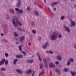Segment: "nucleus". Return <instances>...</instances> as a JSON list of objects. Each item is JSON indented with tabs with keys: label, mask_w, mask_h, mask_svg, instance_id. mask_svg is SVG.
I'll return each mask as SVG.
<instances>
[{
	"label": "nucleus",
	"mask_w": 76,
	"mask_h": 76,
	"mask_svg": "<svg viewBox=\"0 0 76 76\" xmlns=\"http://www.w3.org/2000/svg\"><path fill=\"white\" fill-rule=\"evenodd\" d=\"M46 52L47 53H48V51H47Z\"/></svg>",
	"instance_id": "64"
},
{
	"label": "nucleus",
	"mask_w": 76,
	"mask_h": 76,
	"mask_svg": "<svg viewBox=\"0 0 76 76\" xmlns=\"http://www.w3.org/2000/svg\"><path fill=\"white\" fill-rule=\"evenodd\" d=\"M12 21V23L15 27H18L19 25V21L18 19L16 18H14Z\"/></svg>",
	"instance_id": "2"
},
{
	"label": "nucleus",
	"mask_w": 76,
	"mask_h": 76,
	"mask_svg": "<svg viewBox=\"0 0 76 76\" xmlns=\"http://www.w3.org/2000/svg\"><path fill=\"white\" fill-rule=\"evenodd\" d=\"M64 18H65V17L64 16H62L61 17V19L62 20H63Z\"/></svg>",
	"instance_id": "32"
},
{
	"label": "nucleus",
	"mask_w": 76,
	"mask_h": 76,
	"mask_svg": "<svg viewBox=\"0 0 76 76\" xmlns=\"http://www.w3.org/2000/svg\"><path fill=\"white\" fill-rule=\"evenodd\" d=\"M14 35L15 37H18V34L16 33V32H15L14 33Z\"/></svg>",
	"instance_id": "18"
},
{
	"label": "nucleus",
	"mask_w": 76,
	"mask_h": 76,
	"mask_svg": "<svg viewBox=\"0 0 76 76\" xmlns=\"http://www.w3.org/2000/svg\"><path fill=\"white\" fill-rule=\"evenodd\" d=\"M15 10L16 12H17V14L19 15V9L18 8H15Z\"/></svg>",
	"instance_id": "22"
},
{
	"label": "nucleus",
	"mask_w": 76,
	"mask_h": 76,
	"mask_svg": "<svg viewBox=\"0 0 76 76\" xmlns=\"http://www.w3.org/2000/svg\"><path fill=\"white\" fill-rule=\"evenodd\" d=\"M71 22V24L72 25H71V27H72V26H75V25H76V23L75 22L72 21V20H70Z\"/></svg>",
	"instance_id": "12"
},
{
	"label": "nucleus",
	"mask_w": 76,
	"mask_h": 76,
	"mask_svg": "<svg viewBox=\"0 0 76 76\" xmlns=\"http://www.w3.org/2000/svg\"><path fill=\"white\" fill-rule=\"evenodd\" d=\"M55 71L57 72L59 75L60 74V70L59 69L57 68L55 69Z\"/></svg>",
	"instance_id": "13"
},
{
	"label": "nucleus",
	"mask_w": 76,
	"mask_h": 76,
	"mask_svg": "<svg viewBox=\"0 0 76 76\" xmlns=\"http://www.w3.org/2000/svg\"><path fill=\"white\" fill-rule=\"evenodd\" d=\"M51 13L52 15H53V16H54V14L51 12Z\"/></svg>",
	"instance_id": "59"
},
{
	"label": "nucleus",
	"mask_w": 76,
	"mask_h": 76,
	"mask_svg": "<svg viewBox=\"0 0 76 76\" xmlns=\"http://www.w3.org/2000/svg\"><path fill=\"white\" fill-rule=\"evenodd\" d=\"M48 53L50 54H52L54 53L53 51H52L51 50H49Z\"/></svg>",
	"instance_id": "36"
},
{
	"label": "nucleus",
	"mask_w": 76,
	"mask_h": 76,
	"mask_svg": "<svg viewBox=\"0 0 76 76\" xmlns=\"http://www.w3.org/2000/svg\"><path fill=\"white\" fill-rule=\"evenodd\" d=\"M16 7H19V0H18V4H17Z\"/></svg>",
	"instance_id": "30"
},
{
	"label": "nucleus",
	"mask_w": 76,
	"mask_h": 76,
	"mask_svg": "<svg viewBox=\"0 0 76 76\" xmlns=\"http://www.w3.org/2000/svg\"><path fill=\"white\" fill-rule=\"evenodd\" d=\"M5 61H6V60L5 59H2V60L0 61V66L3 65V64L4 63V62H5Z\"/></svg>",
	"instance_id": "9"
},
{
	"label": "nucleus",
	"mask_w": 76,
	"mask_h": 76,
	"mask_svg": "<svg viewBox=\"0 0 76 76\" xmlns=\"http://www.w3.org/2000/svg\"><path fill=\"white\" fill-rule=\"evenodd\" d=\"M23 58V55H19V58Z\"/></svg>",
	"instance_id": "42"
},
{
	"label": "nucleus",
	"mask_w": 76,
	"mask_h": 76,
	"mask_svg": "<svg viewBox=\"0 0 76 76\" xmlns=\"http://www.w3.org/2000/svg\"><path fill=\"white\" fill-rule=\"evenodd\" d=\"M44 1L45 3H46V0H44Z\"/></svg>",
	"instance_id": "63"
},
{
	"label": "nucleus",
	"mask_w": 76,
	"mask_h": 76,
	"mask_svg": "<svg viewBox=\"0 0 76 76\" xmlns=\"http://www.w3.org/2000/svg\"><path fill=\"white\" fill-rule=\"evenodd\" d=\"M57 4H58V2H55L54 3H53L52 4V7H53V6H54V5Z\"/></svg>",
	"instance_id": "17"
},
{
	"label": "nucleus",
	"mask_w": 76,
	"mask_h": 76,
	"mask_svg": "<svg viewBox=\"0 0 76 76\" xmlns=\"http://www.w3.org/2000/svg\"><path fill=\"white\" fill-rule=\"evenodd\" d=\"M74 48L75 49H76V44H74Z\"/></svg>",
	"instance_id": "47"
},
{
	"label": "nucleus",
	"mask_w": 76,
	"mask_h": 76,
	"mask_svg": "<svg viewBox=\"0 0 76 76\" xmlns=\"http://www.w3.org/2000/svg\"><path fill=\"white\" fill-rule=\"evenodd\" d=\"M43 63L45 64V66L46 68L47 69L48 68V62H47V59L46 58H44L43 59Z\"/></svg>",
	"instance_id": "6"
},
{
	"label": "nucleus",
	"mask_w": 76,
	"mask_h": 76,
	"mask_svg": "<svg viewBox=\"0 0 76 76\" xmlns=\"http://www.w3.org/2000/svg\"><path fill=\"white\" fill-rule=\"evenodd\" d=\"M16 44H19V43L18 42H16Z\"/></svg>",
	"instance_id": "60"
},
{
	"label": "nucleus",
	"mask_w": 76,
	"mask_h": 76,
	"mask_svg": "<svg viewBox=\"0 0 76 76\" xmlns=\"http://www.w3.org/2000/svg\"><path fill=\"white\" fill-rule=\"evenodd\" d=\"M31 26L34 27L35 25V22H32L31 23Z\"/></svg>",
	"instance_id": "27"
},
{
	"label": "nucleus",
	"mask_w": 76,
	"mask_h": 76,
	"mask_svg": "<svg viewBox=\"0 0 76 76\" xmlns=\"http://www.w3.org/2000/svg\"><path fill=\"white\" fill-rule=\"evenodd\" d=\"M70 73L71 75H72V76H75V75H76V72H74L73 71H71Z\"/></svg>",
	"instance_id": "14"
},
{
	"label": "nucleus",
	"mask_w": 76,
	"mask_h": 76,
	"mask_svg": "<svg viewBox=\"0 0 76 76\" xmlns=\"http://www.w3.org/2000/svg\"><path fill=\"white\" fill-rule=\"evenodd\" d=\"M41 38H42L41 37H39L38 38V39L39 41H40V40L41 39Z\"/></svg>",
	"instance_id": "46"
},
{
	"label": "nucleus",
	"mask_w": 76,
	"mask_h": 76,
	"mask_svg": "<svg viewBox=\"0 0 76 76\" xmlns=\"http://www.w3.org/2000/svg\"><path fill=\"white\" fill-rule=\"evenodd\" d=\"M48 61H50V58H48Z\"/></svg>",
	"instance_id": "56"
},
{
	"label": "nucleus",
	"mask_w": 76,
	"mask_h": 76,
	"mask_svg": "<svg viewBox=\"0 0 76 76\" xmlns=\"http://www.w3.org/2000/svg\"><path fill=\"white\" fill-rule=\"evenodd\" d=\"M1 71H3L4 72H5V71H6V68H4V67H2L1 69Z\"/></svg>",
	"instance_id": "24"
},
{
	"label": "nucleus",
	"mask_w": 76,
	"mask_h": 76,
	"mask_svg": "<svg viewBox=\"0 0 76 76\" xmlns=\"http://www.w3.org/2000/svg\"><path fill=\"white\" fill-rule=\"evenodd\" d=\"M34 59H32L31 60L27 59L26 60V63H30V64L34 63Z\"/></svg>",
	"instance_id": "8"
},
{
	"label": "nucleus",
	"mask_w": 76,
	"mask_h": 76,
	"mask_svg": "<svg viewBox=\"0 0 76 76\" xmlns=\"http://www.w3.org/2000/svg\"><path fill=\"white\" fill-rule=\"evenodd\" d=\"M16 71L17 73H19V70L18 69H16Z\"/></svg>",
	"instance_id": "44"
},
{
	"label": "nucleus",
	"mask_w": 76,
	"mask_h": 76,
	"mask_svg": "<svg viewBox=\"0 0 76 76\" xmlns=\"http://www.w3.org/2000/svg\"><path fill=\"white\" fill-rule=\"evenodd\" d=\"M31 44V43H28V45H30Z\"/></svg>",
	"instance_id": "62"
},
{
	"label": "nucleus",
	"mask_w": 76,
	"mask_h": 76,
	"mask_svg": "<svg viewBox=\"0 0 76 76\" xmlns=\"http://www.w3.org/2000/svg\"><path fill=\"white\" fill-rule=\"evenodd\" d=\"M37 54L38 55V58H39V61H42V59H41V57L39 55V54H38V53H37Z\"/></svg>",
	"instance_id": "21"
},
{
	"label": "nucleus",
	"mask_w": 76,
	"mask_h": 76,
	"mask_svg": "<svg viewBox=\"0 0 76 76\" xmlns=\"http://www.w3.org/2000/svg\"><path fill=\"white\" fill-rule=\"evenodd\" d=\"M18 60V59L17 58H15L13 61V63L14 65H15L16 64V62Z\"/></svg>",
	"instance_id": "19"
},
{
	"label": "nucleus",
	"mask_w": 76,
	"mask_h": 76,
	"mask_svg": "<svg viewBox=\"0 0 76 76\" xmlns=\"http://www.w3.org/2000/svg\"><path fill=\"white\" fill-rule=\"evenodd\" d=\"M22 23H20V22H19V25H20V26H22Z\"/></svg>",
	"instance_id": "55"
},
{
	"label": "nucleus",
	"mask_w": 76,
	"mask_h": 76,
	"mask_svg": "<svg viewBox=\"0 0 76 76\" xmlns=\"http://www.w3.org/2000/svg\"><path fill=\"white\" fill-rule=\"evenodd\" d=\"M8 32V31L6 30H4V34H7Z\"/></svg>",
	"instance_id": "38"
},
{
	"label": "nucleus",
	"mask_w": 76,
	"mask_h": 76,
	"mask_svg": "<svg viewBox=\"0 0 76 76\" xmlns=\"http://www.w3.org/2000/svg\"><path fill=\"white\" fill-rule=\"evenodd\" d=\"M44 66V65L42 64H41L40 65V69H42V67H43V66Z\"/></svg>",
	"instance_id": "28"
},
{
	"label": "nucleus",
	"mask_w": 76,
	"mask_h": 76,
	"mask_svg": "<svg viewBox=\"0 0 76 76\" xmlns=\"http://www.w3.org/2000/svg\"><path fill=\"white\" fill-rule=\"evenodd\" d=\"M42 73H44V69H42Z\"/></svg>",
	"instance_id": "58"
},
{
	"label": "nucleus",
	"mask_w": 76,
	"mask_h": 76,
	"mask_svg": "<svg viewBox=\"0 0 76 76\" xmlns=\"http://www.w3.org/2000/svg\"><path fill=\"white\" fill-rule=\"evenodd\" d=\"M50 76H52V71L50 72Z\"/></svg>",
	"instance_id": "50"
},
{
	"label": "nucleus",
	"mask_w": 76,
	"mask_h": 76,
	"mask_svg": "<svg viewBox=\"0 0 76 76\" xmlns=\"http://www.w3.org/2000/svg\"><path fill=\"white\" fill-rule=\"evenodd\" d=\"M43 73H44L43 72H41L40 73V74H39V76H40L41 75H42V74H43Z\"/></svg>",
	"instance_id": "49"
},
{
	"label": "nucleus",
	"mask_w": 76,
	"mask_h": 76,
	"mask_svg": "<svg viewBox=\"0 0 76 76\" xmlns=\"http://www.w3.org/2000/svg\"><path fill=\"white\" fill-rule=\"evenodd\" d=\"M27 10L28 11H29V12H30L31 10V8L29 7H27Z\"/></svg>",
	"instance_id": "29"
},
{
	"label": "nucleus",
	"mask_w": 76,
	"mask_h": 76,
	"mask_svg": "<svg viewBox=\"0 0 76 76\" xmlns=\"http://www.w3.org/2000/svg\"><path fill=\"white\" fill-rule=\"evenodd\" d=\"M58 38H61L62 35L61 34H59L58 31H55L53 33V34L51 36V40L55 41Z\"/></svg>",
	"instance_id": "1"
},
{
	"label": "nucleus",
	"mask_w": 76,
	"mask_h": 76,
	"mask_svg": "<svg viewBox=\"0 0 76 76\" xmlns=\"http://www.w3.org/2000/svg\"><path fill=\"white\" fill-rule=\"evenodd\" d=\"M69 61L71 62H73L74 61V59L73 58H70L69 59Z\"/></svg>",
	"instance_id": "33"
},
{
	"label": "nucleus",
	"mask_w": 76,
	"mask_h": 76,
	"mask_svg": "<svg viewBox=\"0 0 76 76\" xmlns=\"http://www.w3.org/2000/svg\"><path fill=\"white\" fill-rule=\"evenodd\" d=\"M9 12H11V13H12L13 14H15V11L14 10H13L12 9H11L9 10Z\"/></svg>",
	"instance_id": "16"
},
{
	"label": "nucleus",
	"mask_w": 76,
	"mask_h": 76,
	"mask_svg": "<svg viewBox=\"0 0 76 76\" xmlns=\"http://www.w3.org/2000/svg\"><path fill=\"white\" fill-rule=\"evenodd\" d=\"M55 64H56V65H58V64H59V62H58V61H56L55 62Z\"/></svg>",
	"instance_id": "43"
},
{
	"label": "nucleus",
	"mask_w": 76,
	"mask_h": 76,
	"mask_svg": "<svg viewBox=\"0 0 76 76\" xmlns=\"http://www.w3.org/2000/svg\"><path fill=\"white\" fill-rule=\"evenodd\" d=\"M5 42H8V41H7V40H5Z\"/></svg>",
	"instance_id": "57"
},
{
	"label": "nucleus",
	"mask_w": 76,
	"mask_h": 76,
	"mask_svg": "<svg viewBox=\"0 0 76 76\" xmlns=\"http://www.w3.org/2000/svg\"><path fill=\"white\" fill-rule=\"evenodd\" d=\"M5 64L6 65L8 64V61L7 60H5Z\"/></svg>",
	"instance_id": "34"
},
{
	"label": "nucleus",
	"mask_w": 76,
	"mask_h": 76,
	"mask_svg": "<svg viewBox=\"0 0 76 76\" xmlns=\"http://www.w3.org/2000/svg\"><path fill=\"white\" fill-rule=\"evenodd\" d=\"M45 45H46V46L48 47L50 44H49V43L48 42H46Z\"/></svg>",
	"instance_id": "35"
},
{
	"label": "nucleus",
	"mask_w": 76,
	"mask_h": 76,
	"mask_svg": "<svg viewBox=\"0 0 76 76\" xmlns=\"http://www.w3.org/2000/svg\"><path fill=\"white\" fill-rule=\"evenodd\" d=\"M35 15L37 16H39V12H38V11H35Z\"/></svg>",
	"instance_id": "15"
},
{
	"label": "nucleus",
	"mask_w": 76,
	"mask_h": 76,
	"mask_svg": "<svg viewBox=\"0 0 76 76\" xmlns=\"http://www.w3.org/2000/svg\"><path fill=\"white\" fill-rule=\"evenodd\" d=\"M71 64V63L70 62V61H68L67 63V66H70Z\"/></svg>",
	"instance_id": "26"
},
{
	"label": "nucleus",
	"mask_w": 76,
	"mask_h": 76,
	"mask_svg": "<svg viewBox=\"0 0 76 76\" xmlns=\"http://www.w3.org/2000/svg\"><path fill=\"white\" fill-rule=\"evenodd\" d=\"M31 73H32L31 74L32 76H35L34 75H35V71H33L32 72V70H31L29 69L25 72V73L27 75H28V74H31Z\"/></svg>",
	"instance_id": "3"
},
{
	"label": "nucleus",
	"mask_w": 76,
	"mask_h": 76,
	"mask_svg": "<svg viewBox=\"0 0 76 76\" xmlns=\"http://www.w3.org/2000/svg\"><path fill=\"white\" fill-rule=\"evenodd\" d=\"M19 31H20V32H22V31H23L24 32H25V30L23 28H19Z\"/></svg>",
	"instance_id": "20"
},
{
	"label": "nucleus",
	"mask_w": 76,
	"mask_h": 76,
	"mask_svg": "<svg viewBox=\"0 0 76 76\" xmlns=\"http://www.w3.org/2000/svg\"><path fill=\"white\" fill-rule=\"evenodd\" d=\"M25 36L21 37L20 38V42L21 44H23V43H24L23 41H24V40H25Z\"/></svg>",
	"instance_id": "4"
},
{
	"label": "nucleus",
	"mask_w": 76,
	"mask_h": 76,
	"mask_svg": "<svg viewBox=\"0 0 76 76\" xmlns=\"http://www.w3.org/2000/svg\"><path fill=\"white\" fill-rule=\"evenodd\" d=\"M56 58L59 61H61L62 60V57L60 55H58L56 56Z\"/></svg>",
	"instance_id": "11"
},
{
	"label": "nucleus",
	"mask_w": 76,
	"mask_h": 76,
	"mask_svg": "<svg viewBox=\"0 0 76 76\" xmlns=\"http://www.w3.org/2000/svg\"><path fill=\"white\" fill-rule=\"evenodd\" d=\"M47 47L45 44H44L42 46V48L43 49H46L47 48Z\"/></svg>",
	"instance_id": "23"
},
{
	"label": "nucleus",
	"mask_w": 76,
	"mask_h": 76,
	"mask_svg": "<svg viewBox=\"0 0 76 76\" xmlns=\"http://www.w3.org/2000/svg\"><path fill=\"white\" fill-rule=\"evenodd\" d=\"M22 3V1L21 0H20L19 1V7H20V4Z\"/></svg>",
	"instance_id": "41"
},
{
	"label": "nucleus",
	"mask_w": 76,
	"mask_h": 76,
	"mask_svg": "<svg viewBox=\"0 0 76 76\" xmlns=\"http://www.w3.org/2000/svg\"><path fill=\"white\" fill-rule=\"evenodd\" d=\"M16 57L18 58H19V55H16Z\"/></svg>",
	"instance_id": "52"
},
{
	"label": "nucleus",
	"mask_w": 76,
	"mask_h": 76,
	"mask_svg": "<svg viewBox=\"0 0 76 76\" xmlns=\"http://www.w3.org/2000/svg\"><path fill=\"white\" fill-rule=\"evenodd\" d=\"M6 18L7 19H9V16L8 15H6Z\"/></svg>",
	"instance_id": "48"
},
{
	"label": "nucleus",
	"mask_w": 76,
	"mask_h": 76,
	"mask_svg": "<svg viewBox=\"0 0 76 76\" xmlns=\"http://www.w3.org/2000/svg\"><path fill=\"white\" fill-rule=\"evenodd\" d=\"M5 56L6 57H7V56H9V54H8L7 53H5Z\"/></svg>",
	"instance_id": "40"
},
{
	"label": "nucleus",
	"mask_w": 76,
	"mask_h": 76,
	"mask_svg": "<svg viewBox=\"0 0 76 76\" xmlns=\"http://www.w3.org/2000/svg\"><path fill=\"white\" fill-rule=\"evenodd\" d=\"M32 32L34 34H36V31L35 30H32Z\"/></svg>",
	"instance_id": "39"
},
{
	"label": "nucleus",
	"mask_w": 76,
	"mask_h": 76,
	"mask_svg": "<svg viewBox=\"0 0 76 76\" xmlns=\"http://www.w3.org/2000/svg\"><path fill=\"white\" fill-rule=\"evenodd\" d=\"M34 5H35V6H37V2H34Z\"/></svg>",
	"instance_id": "51"
},
{
	"label": "nucleus",
	"mask_w": 76,
	"mask_h": 76,
	"mask_svg": "<svg viewBox=\"0 0 76 76\" xmlns=\"http://www.w3.org/2000/svg\"><path fill=\"white\" fill-rule=\"evenodd\" d=\"M37 6L38 7H39L40 9H42V6H41L39 4H37Z\"/></svg>",
	"instance_id": "31"
},
{
	"label": "nucleus",
	"mask_w": 76,
	"mask_h": 76,
	"mask_svg": "<svg viewBox=\"0 0 76 76\" xmlns=\"http://www.w3.org/2000/svg\"><path fill=\"white\" fill-rule=\"evenodd\" d=\"M58 67H63V66H61L59 64L58 65Z\"/></svg>",
	"instance_id": "53"
},
{
	"label": "nucleus",
	"mask_w": 76,
	"mask_h": 76,
	"mask_svg": "<svg viewBox=\"0 0 76 76\" xmlns=\"http://www.w3.org/2000/svg\"><path fill=\"white\" fill-rule=\"evenodd\" d=\"M22 45H20L19 46V51H20L21 53H23V54H24V56H26V53L25 52L22 51Z\"/></svg>",
	"instance_id": "7"
},
{
	"label": "nucleus",
	"mask_w": 76,
	"mask_h": 76,
	"mask_svg": "<svg viewBox=\"0 0 76 76\" xmlns=\"http://www.w3.org/2000/svg\"><path fill=\"white\" fill-rule=\"evenodd\" d=\"M63 71L64 72H68V71H69V69H67L66 68H65L64 69Z\"/></svg>",
	"instance_id": "25"
},
{
	"label": "nucleus",
	"mask_w": 76,
	"mask_h": 76,
	"mask_svg": "<svg viewBox=\"0 0 76 76\" xmlns=\"http://www.w3.org/2000/svg\"><path fill=\"white\" fill-rule=\"evenodd\" d=\"M49 66L50 67V68H52V67L53 69H54L55 68L56 66H55V65L52 62H50L49 63Z\"/></svg>",
	"instance_id": "5"
},
{
	"label": "nucleus",
	"mask_w": 76,
	"mask_h": 76,
	"mask_svg": "<svg viewBox=\"0 0 76 76\" xmlns=\"http://www.w3.org/2000/svg\"><path fill=\"white\" fill-rule=\"evenodd\" d=\"M19 13H21V14H22L23 13V10H19Z\"/></svg>",
	"instance_id": "37"
},
{
	"label": "nucleus",
	"mask_w": 76,
	"mask_h": 76,
	"mask_svg": "<svg viewBox=\"0 0 76 76\" xmlns=\"http://www.w3.org/2000/svg\"><path fill=\"white\" fill-rule=\"evenodd\" d=\"M48 10L50 11L51 12V9L49 7H48Z\"/></svg>",
	"instance_id": "54"
},
{
	"label": "nucleus",
	"mask_w": 76,
	"mask_h": 76,
	"mask_svg": "<svg viewBox=\"0 0 76 76\" xmlns=\"http://www.w3.org/2000/svg\"><path fill=\"white\" fill-rule=\"evenodd\" d=\"M64 27L65 29H66V31H67L68 32H70V28H69L68 27L65 25L64 26Z\"/></svg>",
	"instance_id": "10"
},
{
	"label": "nucleus",
	"mask_w": 76,
	"mask_h": 76,
	"mask_svg": "<svg viewBox=\"0 0 76 76\" xmlns=\"http://www.w3.org/2000/svg\"><path fill=\"white\" fill-rule=\"evenodd\" d=\"M22 73H23V72L22 71V70H19V73H20V74H22Z\"/></svg>",
	"instance_id": "45"
},
{
	"label": "nucleus",
	"mask_w": 76,
	"mask_h": 76,
	"mask_svg": "<svg viewBox=\"0 0 76 76\" xmlns=\"http://www.w3.org/2000/svg\"><path fill=\"white\" fill-rule=\"evenodd\" d=\"M1 35H2L3 36H4V34H3V33H1Z\"/></svg>",
	"instance_id": "61"
}]
</instances>
